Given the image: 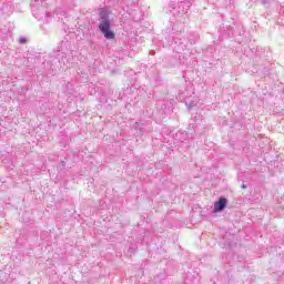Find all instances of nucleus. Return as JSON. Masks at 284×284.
<instances>
[{
  "label": "nucleus",
  "instance_id": "nucleus-1",
  "mask_svg": "<svg viewBox=\"0 0 284 284\" xmlns=\"http://www.w3.org/2000/svg\"><path fill=\"white\" fill-rule=\"evenodd\" d=\"M99 28L102 32V34H104L105 39L112 40L114 39V33L112 32V30H110V21L104 20L99 24Z\"/></svg>",
  "mask_w": 284,
  "mask_h": 284
},
{
  "label": "nucleus",
  "instance_id": "nucleus-2",
  "mask_svg": "<svg viewBox=\"0 0 284 284\" xmlns=\"http://www.w3.org/2000/svg\"><path fill=\"white\" fill-rule=\"evenodd\" d=\"M226 205H227V200L225 197H221L214 206V212H223Z\"/></svg>",
  "mask_w": 284,
  "mask_h": 284
},
{
  "label": "nucleus",
  "instance_id": "nucleus-3",
  "mask_svg": "<svg viewBox=\"0 0 284 284\" xmlns=\"http://www.w3.org/2000/svg\"><path fill=\"white\" fill-rule=\"evenodd\" d=\"M100 17H101V19H105V17H108V13H105V12H100Z\"/></svg>",
  "mask_w": 284,
  "mask_h": 284
},
{
  "label": "nucleus",
  "instance_id": "nucleus-4",
  "mask_svg": "<svg viewBox=\"0 0 284 284\" xmlns=\"http://www.w3.org/2000/svg\"><path fill=\"white\" fill-rule=\"evenodd\" d=\"M20 43H26V38H21Z\"/></svg>",
  "mask_w": 284,
  "mask_h": 284
},
{
  "label": "nucleus",
  "instance_id": "nucleus-5",
  "mask_svg": "<svg viewBox=\"0 0 284 284\" xmlns=\"http://www.w3.org/2000/svg\"><path fill=\"white\" fill-rule=\"evenodd\" d=\"M243 190H245V185H242Z\"/></svg>",
  "mask_w": 284,
  "mask_h": 284
}]
</instances>
